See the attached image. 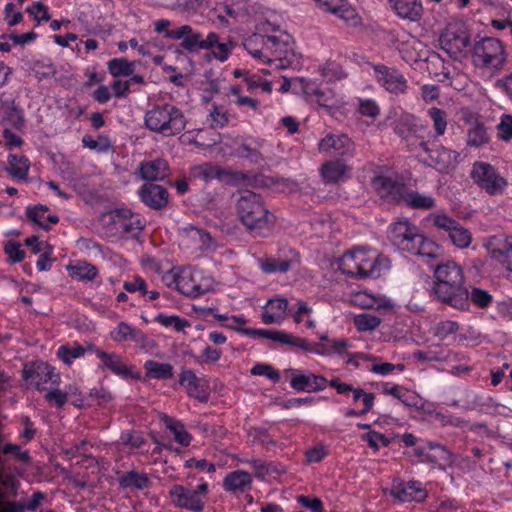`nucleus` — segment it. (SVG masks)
I'll return each mask as SVG.
<instances>
[{"label": "nucleus", "instance_id": "1", "mask_svg": "<svg viewBox=\"0 0 512 512\" xmlns=\"http://www.w3.org/2000/svg\"><path fill=\"white\" fill-rule=\"evenodd\" d=\"M434 279L432 291L440 302L459 310L469 308V292L460 265L454 261L436 265Z\"/></svg>", "mask_w": 512, "mask_h": 512}, {"label": "nucleus", "instance_id": "2", "mask_svg": "<svg viewBox=\"0 0 512 512\" xmlns=\"http://www.w3.org/2000/svg\"><path fill=\"white\" fill-rule=\"evenodd\" d=\"M388 238L398 249L414 255L437 258L440 254V247L408 220L392 223L388 229Z\"/></svg>", "mask_w": 512, "mask_h": 512}, {"label": "nucleus", "instance_id": "3", "mask_svg": "<svg viewBox=\"0 0 512 512\" xmlns=\"http://www.w3.org/2000/svg\"><path fill=\"white\" fill-rule=\"evenodd\" d=\"M236 211L240 221L249 230L270 229L275 217L265 206L260 195L244 190L239 193Z\"/></svg>", "mask_w": 512, "mask_h": 512}, {"label": "nucleus", "instance_id": "4", "mask_svg": "<svg viewBox=\"0 0 512 512\" xmlns=\"http://www.w3.org/2000/svg\"><path fill=\"white\" fill-rule=\"evenodd\" d=\"M146 127L165 137H171L182 132L186 127V117L183 111L172 104H163L148 110L144 117Z\"/></svg>", "mask_w": 512, "mask_h": 512}, {"label": "nucleus", "instance_id": "5", "mask_svg": "<svg viewBox=\"0 0 512 512\" xmlns=\"http://www.w3.org/2000/svg\"><path fill=\"white\" fill-rule=\"evenodd\" d=\"M339 266L343 273L353 277H373L377 270V254L363 248H355L344 253Z\"/></svg>", "mask_w": 512, "mask_h": 512}, {"label": "nucleus", "instance_id": "6", "mask_svg": "<svg viewBox=\"0 0 512 512\" xmlns=\"http://www.w3.org/2000/svg\"><path fill=\"white\" fill-rule=\"evenodd\" d=\"M472 59L476 66L488 69H499L506 61V53L502 42L493 37H485L473 47Z\"/></svg>", "mask_w": 512, "mask_h": 512}, {"label": "nucleus", "instance_id": "7", "mask_svg": "<svg viewBox=\"0 0 512 512\" xmlns=\"http://www.w3.org/2000/svg\"><path fill=\"white\" fill-rule=\"evenodd\" d=\"M470 177L473 182L488 195H501L508 186L506 178L501 176L494 166L477 161L473 164Z\"/></svg>", "mask_w": 512, "mask_h": 512}, {"label": "nucleus", "instance_id": "8", "mask_svg": "<svg viewBox=\"0 0 512 512\" xmlns=\"http://www.w3.org/2000/svg\"><path fill=\"white\" fill-rule=\"evenodd\" d=\"M441 48L454 59L465 55L470 45V34L461 23H449L439 37Z\"/></svg>", "mask_w": 512, "mask_h": 512}, {"label": "nucleus", "instance_id": "9", "mask_svg": "<svg viewBox=\"0 0 512 512\" xmlns=\"http://www.w3.org/2000/svg\"><path fill=\"white\" fill-rule=\"evenodd\" d=\"M165 37L174 40L182 39L180 47L188 52L208 50L217 42V34L210 32L205 39L199 32L193 30L190 25H183L171 31L165 32Z\"/></svg>", "mask_w": 512, "mask_h": 512}, {"label": "nucleus", "instance_id": "10", "mask_svg": "<svg viewBox=\"0 0 512 512\" xmlns=\"http://www.w3.org/2000/svg\"><path fill=\"white\" fill-rule=\"evenodd\" d=\"M268 41L265 62L277 69H286L297 63L296 54L288 39L271 36V40Z\"/></svg>", "mask_w": 512, "mask_h": 512}, {"label": "nucleus", "instance_id": "11", "mask_svg": "<svg viewBox=\"0 0 512 512\" xmlns=\"http://www.w3.org/2000/svg\"><path fill=\"white\" fill-rule=\"evenodd\" d=\"M374 72L377 82L389 93L398 95L407 92V80L399 70L386 65H376Z\"/></svg>", "mask_w": 512, "mask_h": 512}, {"label": "nucleus", "instance_id": "12", "mask_svg": "<svg viewBox=\"0 0 512 512\" xmlns=\"http://www.w3.org/2000/svg\"><path fill=\"white\" fill-rule=\"evenodd\" d=\"M169 497L173 505L181 509L201 512L204 508V502L197 492L183 485H173L169 490Z\"/></svg>", "mask_w": 512, "mask_h": 512}, {"label": "nucleus", "instance_id": "13", "mask_svg": "<svg viewBox=\"0 0 512 512\" xmlns=\"http://www.w3.org/2000/svg\"><path fill=\"white\" fill-rule=\"evenodd\" d=\"M180 385L186 388L190 397L197 399L201 403H207L210 398V388L204 378H199L192 370H183L179 377Z\"/></svg>", "mask_w": 512, "mask_h": 512}, {"label": "nucleus", "instance_id": "14", "mask_svg": "<svg viewBox=\"0 0 512 512\" xmlns=\"http://www.w3.org/2000/svg\"><path fill=\"white\" fill-rule=\"evenodd\" d=\"M485 247L492 259L508 262L512 258V235H492L488 237ZM507 267L512 270V263L509 262Z\"/></svg>", "mask_w": 512, "mask_h": 512}, {"label": "nucleus", "instance_id": "15", "mask_svg": "<svg viewBox=\"0 0 512 512\" xmlns=\"http://www.w3.org/2000/svg\"><path fill=\"white\" fill-rule=\"evenodd\" d=\"M318 7L326 12L335 14L350 25H357L360 22L355 9L347 0H314Z\"/></svg>", "mask_w": 512, "mask_h": 512}, {"label": "nucleus", "instance_id": "16", "mask_svg": "<svg viewBox=\"0 0 512 512\" xmlns=\"http://www.w3.org/2000/svg\"><path fill=\"white\" fill-rule=\"evenodd\" d=\"M138 195L143 203L155 210L166 207L169 201L166 188L154 183L144 184L139 189Z\"/></svg>", "mask_w": 512, "mask_h": 512}, {"label": "nucleus", "instance_id": "17", "mask_svg": "<svg viewBox=\"0 0 512 512\" xmlns=\"http://www.w3.org/2000/svg\"><path fill=\"white\" fill-rule=\"evenodd\" d=\"M390 495L401 502H422L427 491L416 482L397 483L392 486Z\"/></svg>", "mask_w": 512, "mask_h": 512}, {"label": "nucleus", "instance_id": "18", "mask_svg": "<svg viewBox=\"0 0 512 512\" xmlns=\"http://www.w3.org/2000/svg\"><path fill=\"white\" fill-rule=\"evenodd\" d=\"M318 149L320 152L334 151L339 155H348L353 153L354 143L346 134H328L319 142Z\"/></svg>", "mask_w": 512, "mask_h": 512}, {"label": "nucleus", "instance_id": "19", "mask_svg": "<svg viewBox=\"0 0 512 512\" xmlns=\"http://www.w3.org/2000/svg\"><path fill=\"white\" fill-rule=\"evenodd\" d=\"M304 92L311 101H315L320 107L326 109L330 114H332L334 110H337L341 105V102L336 97L334 91L328 87L314 88L312 86H307L305 87Z\"/></svg>", "mask_w": 512, "mask_h": 512}, {"label": "nucleus", "instance_id": "20", "mask_svg": "<svg viewBox=\"0 0 512 512\" xmlns=\"http://www.w3.org/2000/svg\"><path fill=\"white\" fill-rule=\"evenodd\" d=\"M291 387L296 391L319 392L328 385V380L313 373L298 374L290 380Z\"/></svg>", "mask_w": 512, "mask_h": 512}, {"label": "nucleus", "instance_id": "21", "mask_svg": "<svg viewBox=\"0 0 512 512\" xmlns=\"http://www.w3.org/2000/svg\"><path fill=\"white\" fill-rule=\"evenodd\" d=\"M465 121L469 124L467 131V145L471 147H481L489 142L487 129L479 117L469 113L465 117Z\"/></svg>", "mask_w": 512, "mask_h": 512}, {"label": "nucleus", "instance_id": "22", "mask_svg": "<svg viewBox=\"0 0 512 512\" xmlns=\"http://www.w3.org/2000/svg\"><path fill=\"white\" fill-rule=\"evenodd\" d=\"M25 378H31L36 387L40 389L42 384L58 382V375L54 373V368L44 362L34 363L32 368L24 369Z\"/></svg>", "mask_w": 512, "mask_h": 512}, {"label": "nucleus", "instance_id": "23", "mask_svg": "<svg viewBox=\"0 0 512 512\" xmlns=\"http://www.w3.org/2000/svg\"><path fill=\"white\" fill-rule=\"evenodd\" d=\"M139 172L142 179L149 182L162 181L169 174V166L167 161L155 159L141 163Z\"/></svg>", "mask_w": 512, "mask_h": 512}, {"label": "nucleus", "instance_id": "24", "mask_svg": "<svg viewBox=\"0 0 512 512\" xmlns=\"http://www.w3.org/2000/svg\"><path fill=\"white\" fill-rule=\"evenodd\" d=\"M431 152H427L431 163L437 168L439 171H448L451 167L455 165L457 162V158L459 153L448 149L444 146H439L437 148L430 147Z\"/></svg>", "mask_w": 512, "mask_h": 512}, {"label": "nucleus", "instance_id": "25", "mask_svg": "<svg viewBox=\"0 0 512 512\" xmlns=\"http://www.w3.org/2000/svg\"><path fill=\"white\" fill-rule=\"evenodd\" d=\"M198 275L189 269H182L179 272L178 291L186 296L197 297L204 294L208 288L203 287L197 281Z\"/></svg>", "mask_w": 512, "mask_h": 512}, {"label": "nucleus", "instance_id": "26", "mask_svg": "<svg viewBox=\"0 0 512 512\" xmlns=\"http://www.w3.org/2000/svg\"><path fill=\"white\" fill-rule=\"evenodd\" d=\"M396 14L404 19L417 21L423 14V7L418 0H389Z\"/></svg>", "mask_w": 512, "mask_h": 512}, {"label": "nucleus", "instance_id": "27", "mask_svg": "<svg viewBox=\"0 0 512 512\" xmlns=\"http://www.w3.org/2000/svg\"><path fill=\"white\" fill-rule=\"evenodd\" d=\"M151 481L147 473L135 469L127 471L118 477V484L122 489L144 490Z\"/></svg>", "mask_w": 512, "mask_h": 512}, {"label": "nucleus", "instance_id": "28", "mask_svg": "<svg viewBox=\"0 0 512 512\" xmlns=\"http://www.w3.org/2000/svg\"><path fill=\"white\" fill-rule=\"evenodd\" d=\"M251 484L252 476L244 470L230 472L223 480L225 490L232 493L243 492L250 488Z\"/></svg>", "mask_w": 512, "mask_h": 512}, {"label": "nucleus", "instance_id": "29", "mask_svg": "<svg viewBox=\"0 0 512 512\" xmlns=\"http://www.w3.org/2000/svg\"><path fill=\"white\" fill-rule=\"evenodd\" d=\"M349 170V166L343 160L337 159L323 163L320 172L326 183H337Z\"/></svg>", "mask_w": 512, "mask_h": 512}, {"label": "nucleus", "instance_id": "30", "mask_svg": "<svg viewBox=\"0 0 512 512\" xmlns=\"http://www.w3.org/2000/svg\"><path fill=\"white\" fill-rule=\"evenodd\" d=\"M287 307L288 301L285 298L269 300L262 313V321L265 324H273L282 321L285 318Z\"/></svg>", "mask_w": 512, "mask_h": 512}, {"label": "nucleus", "instance_id": "31", "mask_svg": "<svg viewBox=\"0 0 512 512\" xmlns=\"http://www.w3.org/2000/svg\"><path fill=\"white\" fill-rule=\"evenodd\" d=\"M394 132L404 141L417 132H426L423 125L415 122V117L411 114L401 115L395 122Z\"/></svg>", "mask_w": 512, "mask_h": 512}, {"label": "nucleus", "instance_id": "32", "mask_svg": "<svg viewBox=\"0 0 512 512\" xmlns=\"http://www.w3.org/2000/svg\"><path fill=\"white\" fill-rule=\"evenodd\" d=\"M268 40H271V36L253 34L244 40L243 46L254 58L265 62Z\"/></svg>", "mask_w": 512, "mask_h": 512}, {"label": "nucleus", "instance_id": "33", "mask_svg": "<svg viewBox=\"0 0 512 512\" xmlns=\"http://www.w3.org/2000/svg\"><path fill=\"white\" fill-rule=\"evenodd\" d=\"M48 210L47 206L36 205L34 207L27 208L26 214L32 222L41 228L48 230L50 228V224H56L59 221V218L56 215H46Z\"/></svg>", "mask_w": 512, "mask_h": 512}, {"label": "nucleus", "instance_id": "34", "mask_svg": "<svg viewBox=\"0 0 512 512\" xmlns=\"http://www.w3.org/2000/svg\"><path fill=\"white\" fill-rule=\"evenodd\" d=\"M96 354L102 360L103 365L113 373L125 377L130 374L129 368L122 361L119 355L115 353H107L103 350H97Z\"/></svg>", "mask_w": 512, "mask_h": 512}, {"label": "nucleus", "instance_id": "35", "mask_svg": "<svg viewBox=\"0 0 512 512\" xmlns=\"http://www.w3.org/2000/svg\"><path fill=\"white\" fill-rule=\"evenodd\" d=\"M231 173L221 169L220 167L211 163H203L201 165L194 166L191 169V175L194 178L201 179L208 182L215 178H223L224 176L230 175Z\"/></svg>", "mask_w": 512, "mask_h": 512}, {"label": "nucleus", "instance_id": "36", "mask_svg": "<svg viewBox=\"0 0 512 512\" xmlns=\"http://www.w3.org/2000/svg\"><path fill=\"white\" fill-rule=\"evenodd\" d=\"M207 121L213 129L224 128L229 123L228 109L217 103H212L208 110Z\"/></svg>", "mask_w": 512, "mask_h": 512}, {"label": "nucleus", "instance_id": "37", "mask_svg": "<svg viewBox=\"0 0 512 512\" xmlns=\"http://www.w3.org/2000/svg\"><path fill=\"white\" fill-rule=\"evenodd\" d=\"M372 186L381 197H388L400 192L402 185L385 176H377L372 179Z\"/></svg>", "mask_w": 512, "mask_h": 512}, {"label": "nucleus", "instance_id": "38", "mask_svg": "<svg viewBox=\"0 0 512 512\" xmlns=\"http://www.w3.org/2000/svg\"><path fill=\"white\" fill-rule=\"evenodd\" d=\"M162 421L165 423L166 427L173 433L175 440L183 445L188 446L191 442V435L185 430L182 423L176 421L175 419L163 415L161 417Z\"/></svg>", "mask_w": 512, "mask_h": 512}, {"label": "nucleus", "instance_id": "39", "mask_svg": "<svg viewBox=\"0 0 512 512\" xmlns=\"http://www.w3.org/2000/svg\"><path fill=\"white\" fill-rule=\"evenodd\" d=\"M69 275L78 280H93L97 276V268L87 262H76L67 266Z\"/></svg>", "mask_w": 512, "mask_h": 512}, {"label": "nucleus", "instance_id": "40", "mask_svg": "<svg viewBox=\"0 0 512 512\" xmlns=\"http://www.w3.org/2000/svg\"><path fill=\"white\" fill-rule=\"evenodd\" d=\"M144 367L147 375L155 379H170L173 376V366L169 363L148 360L145 362Z\"/></svg>", "mask_w": 512, "mask_h": 512}, {"label": "nucleus", "instance_id": "41", "mask_svg": "<svg viewBox=\"0 0 512 512\" xmlns=\"http://www.w3.org/2000/svg\"><path fill=\"white\" fill-rule=\"evenodd\" d=\"M292 260L274 257L259 259V266L265 273H285L291 268Z\"/></svg>", "mask_w": 512, "mask_h": 512}, {"label": "nucleus", "instance_id": "42", "mask_svg": "<svg viewBox=\"0 0 512 512\" xmlns=\"http://www.w3.org/2000/svg\"><path fill=\"white\" fill-rule=\"evenodd\" d=\"M9 173L12 177L25 180L30 167L29 160L25 156L10 155L8 158Z\"/></svg>", "mask_w": 512, "mask_h": 512}, {"label": "nucleus", "instance_id": "43", "mask_svg": "<svg viewBox=\"0 0 512 512\" xmlns=\"http://www.w3.org/2000/svg\"><path fill=\"white\" fill-rule=\"evenodd\" d=\"M404 201L408 206L414 209L429 210L435 207V199L430 195L420 194L416 191H410L404 196Z\"/></svg>", "mask_w": 512, "mask_h": 512}, {"label": "nucleus", "instance_id": "44", "mask_svg": "<svg viewBox=\"0 0 512 512\" xmlns=\"http://www.w3.org/2000/svg\"><path fill=\"white\" fill-rule=\"evenodd\" d=\"M109 73L114 77L130 76L135 71V62L126 58H114L108 62Z\"/></svg>", "mask_w": 512, "mask_h": 512}, {"label": "nucleus", "instance_id": "45", "mask_svg": "<svg viewBox=\"0 0 512 512\" xmlns=\"http://www.w3.org/2000/svg\"><path fill=\"white\" fill-rule=\"evenodd\" d=\"M111 337L113 340L117 342L133 340L137 341L143 337L141 331L133 328L131 325L121 322L111 333Z\"/></svg>", "mask_w": 512, "mask_h": 512}, {"label": "nucleus", "instance_id": "46", "mask_svg": "<svg viewBox=\"0 0 512 512\" xmlns=\"http://www.w3.org/2000/svg\"><path fill=\"white\" fill-rule=\"evenodd\" d=\"M353 324L360 332L373 331L381 324V319L372 313L358 314L353 318Z\"/></svg>", "mask_w": 512, "mask_h": 512}, {"label": "nucleus", "instance_id": "47", "mask_svg": "<svg viewBox=\"0 0 512 512\" xmlns=\"http://www.w3.org/2000/svg\"><path fill=\"white\" fill-rule=\"evenodd\" d=\"M428 115L432 120L433 128L435 131V137L443 136L447 130L448 125V115L446 111L437 107H432L428 110Z\"/></svg>", "mask_w": 512, "mask_h": 512}, {"label": "nucleus", "instance_id": "48", "mask_svg": "<svg viewBox=\"0 0 512 512\" xmlns=\"http://www.w3.org/2000/svg\"><path fill=\"white\" fill-rule=\"evenodd\" d=\"M448 235L452 243L460 249L468 248L472 242L471 232L460 223Z\"/></svg>", "mask_w": 512, "mask_h": 512}, {"label": "nucleus", "instance_id": "49", "mask_svg": "<svg viewBox=\"0 0 512 512\" xmlns=\"http://www.w3.org/2000/svg\"><path fill=\"white\" fill-rule=\"evenodd\" d=\"M424 133L417 132L403 141L410 152L419 153L422 151L425 154L431 152L429 141L424 136Z\"/></svg>", "mask_w": 512, "mask_h": 512}, {"label": "nucleus", "instance_id": "50", "mask_svg": "<svg viewBox=\"0 0 512 512\" xmlns=\"http://www.w3.org/2000/svg\"><path fill=\"white\" fill-rule=\"evenodd\" d=\"M155 321L164 327H171L177 332L184 331L185 328L190 326L188 320L176 315H165L160 313L155 317Z\"/></svg>", "mask_w": 512, "mask_h": 512}, {"label": "nucleus", "instance_id": "51", "mask_svg": "<svg viewBox=\"0 0 512 512\" xmlns=\"http://www.w3.org/2000/svg\"><path fill=\"white\" fill-rule=\"evenodd\" d=\"M243 462L252 465L255 476L261 479L273 473H279V470L272 462H266L260 459L244 460Z\"/></svg>", "mask_w": 512, "mask_h": 512}, {"label": "nucleus", "instance_id": "52", "mask_svg": "<svg viewBox=\"0 0 512 512\" xmlns=\"http://www.w3.org/2000/svg\"><path fill=\"white\" fill-rule=\"evenodd\" d=\"M84 348L80 345L69 347L62 345L58 348L57 355L66 364H71L72 360L84 355Z\"/></svg>", "mask_w": 512, "mask_h": 512}, {"label": "nucleus", "instance_id": "53", "mask_svg": "<svg viewBox=\"0 0 512 512\" xmlns=\"http://www.w3.org/2000/svg\"><path fill=\"white\" fill-rule=\"evenodd\" d=\"M430 219L432 220L434 226L438 229L444 230L449 233L452 229L459 224L455 219L448 216L445 213H434L430 215Z\"/></svg>", "mask_w": 512, "mask_h": 512}, {"label": "nucleus", "instance_id": "54", "mask_svg": "<svg viewBox=\"0 0 512 512\" xmlns=\"http://www.w3.org/2000/svg\"><path fill=\"white\" fill-rule=\"evenodd\" d=\"M82 143L85 147L98 152H106L111 147L110 140L106 136H99L98 139L95 140L92 136L85 135L82 139Z\"/></svg>", "mask_w": 512, "mask_h": 512}, {"label": "nucleus", "instance_id": "55", "mask_svg": "<svg viewBox=\"0 0 512 512\" xmlns=\"http://www.w3.org/2000/svg\"><path fill=\"white\" fill-rule=\"evenodd\" d=\"M185 232L192 240L200 243L201 249H208L211 247L212 238L206 231L190 226L185 228Z\"/></svg>", "mask_w": 512, "mask_h": 512}, {"label": "nucleus", "instance_id": "56", "mask_svg": "<svg viewBox=\"0 0 512 512\" xmlns=\"http://www.w3.org/2000/svg\"><path fill=\"white\" fill-rule=\"evenodd\" d=\"M233 48L234 43L230 39H227L226 42H219V36L217 35V42L214 43V47H212L211 49H214V57L219 61L224 62L228 59Z\"/></svg>", "mask_w": 512, "mask_h": 512}, {"label": "nucleus", "instance_id": "57", "mask_svg": "<svg viewBox=\"0 0 512 512\" xmlns=\"http://www.w3.org/2000/svg\"><path fill=\"white\" fill-rule=\"evenodd\" d=\"M473 302L480 308H486L492 301V296L483 289L473 288L469 293V302Z\"/></svg>", "mask_w": 512, "mask_h": 512}, {"label": "nucleus", "instance_id": "58", "mask_svg": "<svg viewBox=\"0 0 512 512\" xmlns=\"http://www.w3.org/2000/svg\"><path fill=\"white\" fill-rule=\"evenodd\" d=\"M498 137L503 141L512 139V115L504 114L497 125Z\"/></svg>", "mask_w": 512, "mask_h": 512}, {"label": "nucleus", "instance_id": "59", "mask_svg": "<svg viewBox=\"0 0 512 512\" xmlns=\"http://www.w3.org/2000/svg\"><path fill=\"white\" fill-rule=\"evenodd\" d=\"M349 343L346 339H337L332 340L329 345H317V347L320 348L321 353L320 354H343L345 353L346 349L348 348Z\"/></svg>", "mask_w": 512, "mask_h": 512}, {"label": "nucleus", "instance_id": "60", "mask_svg": "<svg viewBox=\"0 0 512 512\" xmlns=\"http://www.w3.org/2000/svg\"><path fill=\"white\" fill-rule=\"evenodd\" d=\"M252 375L265 376L273 382H278L280 380V374L276 371L272 366L267 364H256L251 369Z\"/></svg>", "mask_w": 512, "mask_h": 512}, {"label": "nucleus", "instance_id": "61", "mask_svg": "<svg viewBox=\"0 0 512 512\" xmlns=\"http://www.w3.org/2000/svg\"><path fill=\"white\" fill-rule=\"evenodd\" d=\"M248 435L253 438V441L260 442L266 448L276 445V442L271 439L265 428L253 427L248 431Z\"/></svg>", "mask_w": 512, "mask_h": 512}, {"label": "nucleus", "instance_id": "62", "mask_svg": "<svg viewBox=\"0 0 512 512\" xmlns=\"http://www.w3.org/2000/svg\"><path fill=\"white\" fill-rule=\"evenodd\" d=\"M26 11L31 14L37 22L48 21L50 19L47 6L41 2L33 3L27 7Z\"/></svg>", "mask_w": 512, "mask_h": 512}, {"label": "nucleus", "instance_id": "63", "mask_svg": "<svg viewBox=\"0 0 512 512\" xmlns=\"http://www.w3.org/2000/svg\"><path fill=\"white\" fill-rule=\"evenodd\" d=\"M459 329V325L455 321L446 320L437 324L435 328V334L441 339L446 338L450 334L457 332Z\"/></svg>", "mask_w": 512, "mask_h": 512}, {"label": "nucleus", "instance_id": "64", "mask_svg": "<svg viewBox=\"0 0 512 512\" xmlns=\"http://www.w3.org/2000/svg\"><path fill=\"white\" fill-rule=\"evenodd\" d=\"M237 156L241 158H246L250 160L251 162L258 163L262 160L261 153L249 147L247 144L243 143L236 149Z\"/></svg>", "mask_w": 512, "mask_h": 512}]
</instances>
